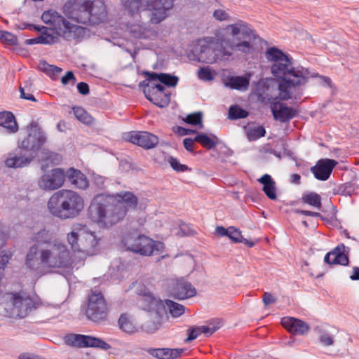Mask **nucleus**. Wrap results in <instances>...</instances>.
<instances>
[{
  "instance_id": "obj_1",
  "label": "nucleus",
  "mask_w": 359,
  "mask_h": 359,
  "mask_svg": "<svg viewBox=\"0 0 359 359\" xmlns=\"http://www.w3.org/2000/svg\"><path fill=\"white\" fill-rule=\"evenodd\" d=\"M69 264V252L67 246L60 243H54L46 248L32 245L29 248L25 258V266L38 275H42L44 269L65 268Z\"/></svg>"
},
{
  "instance_id": "obj_2",
  "label": "nucleus",
  "mask_w": 359,
  "mask_h": 359,
  "mask_svg": "<svg viewBox=\"0 0 359 359\" xmlns=\"http://www.w3.org/2000/svg\"><path fill=\"white\" fill-rule=\"evenodd\" d=\"M287 61L283 60L273 63L271 67L272 74L280 79L278 89L280 98L288 100L292 98L290 89L305 85L308 82L309 72L302 67H294L292 58L286 57Z\"/></svg>"
},
{
  "instance_id": "obj_3",
  "label": "nucleus",
  "mask_w": 359,
  "mask_h": 359,
  "mask_svg": "<svg viewBox=\"0 0 359 359\" xmlns=\"http://www.w3.org/2000/svg\"><path fill=\"white\" fill-rule=\"evenodd\" d=\"M87 215L99 227L109 228L124 218V210L115 205L114 195H97L91 201Z\"/></svg>"
},
{
  "instance_id": "obj_4",
  "label": "nucleus",
  "mask_w": 359,
  "mask_h": 359,
  "mask_svg": "<svg viewBox=\"0 0 359 359\" xmlns=\"http://www.w3.org/2000/svg\"><path fill=\"white\" fill-rule=\"evenodd\" d=\"M83 208V198L72 190H60L54 193L48 201V208L51 215L62 220L75 218Z\"/></svg>"
},
{
  "instance_id": "obj_5",
  "label": "nucleus",
  "mask_w": 359,
  "mask_h": 359,
  "mask_svg": "<svg viewBox=\"0 0 359 359\" xmlns=\"http://www.w3.org/2000/svg\"><path fill=\"white\" fill-rule=\"evenodd\" d=\"M137 294L140 297V301L144 304V309L149 311H154L161 316L165 311L167 307L172 318H178L185 312V306L170 299L163 302L159 297L142 284H139L136 289Z\"/></svg>"
},
{
  "instance_id": "obj_6",
  "label": "nucleus",
  "mask_w": 359,
  "mask_h": 359,
  "mask_svg": "<svg viewBox=\"0 0 359 359\" xmlns=\"http://www.w3.org/2000/svg\"><path fill=\"white\" fill-rule=\"evenodd\" d=\"M67 238L73 251L83 252L86 255H93L98 245L95 233L86 231L80 224L74 226Z\"/></svg>"
},
{
  "instance_id": "obj_7",
  "label": "nucleus",
  "mask_w": 359,
  "mask_h": 359,
  "mask_svg": "<svg viewBox=\"0 0 359 359\" xmlns=\"http://www.w3.org/2000/svg\"><path fill=\"white\" fill-rule=\"evenodd\" d=\"M123 243L128 250L145 256L157 255L164 249L162 242L155 241L144 235L128 234L123 238Z\"/></svg>"
},
{
  "instance_id": "obj_8",
  "label": "nucleus",
  "mask_w": 359,
  "mask_h": 359,
  "mask_svg": "<svg viewBox=\"0 0 359 359\" xmlns=\"http://www.w3.org/2000/svg\"><path fill=\"white\" fill-rule=\"evenodd\" d=\"M27 135L18 142V149L25 151L35 158L42 146L46 143L47 137L39 124L32 121L27 126Z\"/></svg>"
},
{
  "instance_id": "obj_9",
  "label": "nucleus",
  "mask_w": 359,
  "mask_h": 359,
  "mask_svg": "<svg viewBox=\"0 0 359 359\" xmlns=\"http://www.w3.org/2000/svg\"><path fill=\"white\" fill-rule=\"evenodd\" d=\"M226 29L230 32L233 40L240 41L232 43L231 48L233 50L243 53H249L251 51L252 46L250 42L255 39L256 36L247 22L239 20L236 23L228 25Z\"/></svg>"
},
{
  "instance_id": "obj_10",
  "label": "nucleus",
  "mask_w": 359,
  "mask_h": 359,
  "mask_svg": "<svg viewBox=\"0 0 359 359\" xmlns=\"http://www.w3.org/2000/svg\"><path fill=\"white\" fill-rule=\"evenodd\" d=\"M108 305L101 292H92L87 300L86 316L95 322L102 323L107 318Z\"/></svg>"
},
{
  "instance_id": "obj_11",
  "label": "nucleus",
  "mask_w": 359,
  "mask_h": 359,
  "mask_svg": "<svg viewBox=\"0 0 359 359\" xmlns=\"http://www.w3.org/2000/svg\"><path fill=\"white\" fill-rule=\"evenodd\" d=\"M92 0H69L63 6L65 15L81 24H88L90 21V8Z\"/></svg>"
},
{
  "instance_id": "obj_12",
  "label": "nucleus",
  "mask_w": 359,
  "mask_h": 359,
  "mask_svg": "<svg viewBox=\"0 0 359 359\" xmlns=\"http://www.w3.org/2000/svg\"><path fill=\"white\" fill-rule=\"evenodd\" d=\"M41 18L45 23L50 25L51 30L67 40H69L79 28L57 13H43Z\"/></svg>"
},
{
  "instance_id": "obj_13",
  "label": "nucleus",
  "mask_w": 359,
  "mask_h": 359,
  "mask_svg": "<svg viewBox=\"0 0 359 359\" xmlns=\"http://www.w3.org/2000/svg\"><path fill=\"white\" fill-rule=\"evenodd\" d=\"M167 291L170 297L177 300L187 299L196 294V288L184 278L168 280Z\"/></svg>"
},
{
  "instance_id": "obj_14",
  "label": "nucleus",
  "mask_w": 359,
  "mask_h": 359,
  "mask_svg": "<svg viewBox=\"0 0 359 359\" xmlns=\"http://www.w3.org/2000/svg\"><path fill=\"white\" fill-rule=\"evenodd\" d=\"M10 302L16 317L24 318L37 308L38 304L25 292L11 293Z\"/></svg>"
},
{
  "instance_id": "obj_15",
  "label": "nucleus",
  "mask_w": 359,
  "mask_h": 359,
  "mask_svg": "<svg viewBox=\"0 0 359 359\" xmlns=\"http://www.w3.org/2000/svg\"><path fill=\"white\" fill-rule=\"evenodd\" d=\"M65 173L63 169L56 168L45 172L38 181L39 187L45 191L56 190L64 184Z\"/></svg>"
},
{
  "instance_id": "obj_16",
  "label": "nucleus",
  "mask_w": 359,
  "mask_h": 359,
  "mask_svg": "<svg viewBox=\"0 0 359 359\" xmlns=\"http://www.w3.org/2000/svg\"><path fill=\"white\" fill-rule=\"evenodd\" d=\"M218 50L214 49L205 43L194 45L189 53V57L192 61L212 64L219 58Z\"/></svg>"
},
{
  "instance_id": "obj_17",
  "label": "nucleus",
  "mask_w": 359,
  "mask_h": 359,
  "mask_svg": "<svg viewBox=\"0 0 359 359\" xmlns=\"http://www.w3.org/2000/svg\"><path fill=\"white\" fill-rule=\"evenodd\" d=\"M269 103L274 120L280 123H288L299 114L297 109L279 102L277 97L269 100Z\"/></svg>"
},
{
  "instance_id": "obj_18",
  "label": "nucleus",
  "mask_w": 359,
  "mask_h": 359,
  "mask_svg": "<svg viewBox=\"0 0 359 359\" xmlns=\"http://www.w3.org/2000/svg\"><path fill=\"white\" fill-rule=\"evenodd\" d=\"M174 0H151L148 4L151 11L150 21L152 24H158L168 16L167 12L172 8Z\"/></svg>"
},
{
  "instance_id": "obj_19",
  "label": "nucleus",
  "mask_w": 359,
  "mask_h": 359,
  "mask_svg": "<svg viewBox=\"0 0 359 359\" xmlns=\"http://www.w3.org/2000/svg\"><path fill=\"white\" fill-rule=\"evenodd\" d=\"M127 32L133 38L140 40H154L158 36V32L150 25L142 22H133L127 25Z\"/></svg>"
},
{
  "instance_id": "obj_20",
  "label": "nucleus",
  "mask_w": 359,
  "mask_h": 359,
  "mask_svg": "<svg viewBox=\"0 0 359 359\" xmlns=\"http://www.w3.org/2000/svg\"><path fill=\"white\" fill-rule=\"evenodd\" d=\"M126 139L145 149L154 148L158 143V137L147 131H131Z\"/></svg>"
},
{
  "instance_id": "obj_21",
  "label": "nucleus",
  "mask_w": 359,
  "mask_h": 359,
  "mask_svg": "<svg viewBox=\"0 0 359 359\" xmlns=\"http://www.w3.org/2000/svg\"><path fill=\"white\" fill-rule=\"evenodd\" d=\"M337 163V161L334 159L321 158L311 168V171L316 179L326 181Z\"/></svg>"
},
{
  "instance_id": "obj_22",
  "label": "nucleus",
  "mask_w": 359,
  "mask_h": 359,
  "mask_svg": "<svg viewBox=\"0 0 359 359\" xmlns=\"http://www.w3.org/2000/svg\"><path fill=\"white\" fill-rule=\"evenodd\" d=\"M31 156L21 149H16L13 153H9L4 161L6 167L8 168H21L27 167L34 160Z\"/></svg>"
},
{
  "instance_id": "obj_23",
  "label": "nucleus",
  "mask_w": 359,
  "mask_h": 359,
  "mask_svg": "<svg viewBox=\"0 0 359 359\" xmlns=\"http://www.w3.org/2000/svg\"><path fill=\"white\" fill-rule=\"evenodd\" d=\"M114 196V203L123 208L124 217L129 210H135L137 205V197L130 191H121Z\"/></svg>"
},
{
  "instance_id": "obj_24",
  "label": "nucleus",
  "mask_w": 359,
  "mask_h": 359,
  "mask_svg": "<svg viewBox=\"0 0 359 359\" xmlns=\"http://www.w3.org/2000/svg\"><path fill=\"white\" fill-rule=\"evenodd\" d=\"M65 173V179L67 178L75 188L85 189L88 187L87 177L79 170L70 168Z\"/></svg>"
},
{
  "instance_id": "obj_25",
  "label": "nucleus",
  "mask_w": 359,
  "mask_h": 359,
  "mask_svg": "<svg viewBox=\"0 0 359 359\" xmlns=\"http://www.w3.org/2000/svg\"><path fill=\"white\" fill-rule=\"evenodd\" d=\"M282 323L290 332L294 334H304L309 330V326L307 323L292 317L283 318Z\"/></svg>"
},
{
  "instance_id": "obj_26",
  "label": "nucleus",
  "mask_w": 359,
  "mask_h": 359,
  "mask_svg": "<svg viewBox=\"0 0 359 359\" xmlns=\"http://www.w3.org/2000/svg\"><path fill=\"white\" fill-rule=\"evenodd\" d=\"M89 13H90V21L88 24H98L106 16V6L102 1L92 0Z\"/></svg>"
},
{
  "instance_id": "obj_27",
  "label": "nucleus",
  "mask_w": 359,
  "mask_h": 359,
  "mask_svg": "<svg viewBox=\"0 0 359 359\" xmlns=\"http://www.w3.org/2000/svg\"><path fill=\"white\" fill-rule=\"evenodd\" d=\"M184 351V348H151L148 353L158 359H177Z\"/></svg>"
},
{
  "instance_id": "obj_28",
  "label": "nucleus",
  "mask_w": 359,
  "mask_h": 359,
  "mask_svg": "<svg viewBox=\"0 0 359 359\" xmlns=\"http://www.w3.org/2000/svg\"><path fill=\"white\" fill-rule=\"evenodd\" d=\"M224 86L231 89L245 91L250 86V77L247 76H229Z\"/></svg>"
},
{
  "instance_id": "obj_29",
  "label": "nucleus",
  "mask_w": 359,
  "mask_h": 359,
  "mask_svg": "<svg viewBox=\"0 0 359 359\" xmlns=\"http://www.w3.org/2000/svg\"><path fill=\"white\" fill-rule=\"evenodd\" d=\"M52 238L53 233L46 229H41L37 232L33 233L31 236V241L34 243V245H38L39 248H46L43 245H52Z\"/></svg>"
},
{
  "instance_id": "obj_30",
  "label": "nucleus",
  "mask_w": 359,
  "mask_h": 359,
  "mask_svg": "<svg viewBox=\"0 0 359 359\" xmlns=\"http://www.w3.org/2000/svg\"><path fill=\"white\" fill-rule=\"evenodd\" d=\"M258 181L263 185L262 190L266 196L271 200H276L277 198L276 182L271 176L269 174H264Z\"/></svg>"
},
{
  "instance_id": "obj_31",
  "label": "nucleus",
  "mask_w": 359,
  "mask_h": 359,
  "mask_svg": "<svg viewBox=\"0 0 359 359\" xmlns=\"http://www.w3.org/2000/svg\"><path fill=\"white\" fill-rule=\"evenodd\" d=\"M0 126L5 128L10 133H15L18 130L15 118L11 111L0 112Z\"/></svg>"
},
{
  "instance_id": "obj_32",
  "label": "nucleus",
  "mask_w": 359,
  "mask_h": 359,
  "mask_svg": "<svg viewBox=\"0 0 359 359\" xmlns=\"http://www.w3.org/2000/svg\"><path fill=\"white\" fill-rule=\"evenodd\" d=\"M39 29L41 32V44H48L52 45L57 43L59 41V36L55 34L53 30L50 29V27H46L44 26H39Z\"/></svg>"
},
{
  "instance_id": "obj_33",
  "label": "nucleus",
  "mask_w": 359,
  "mask_h": 359,
  "mask_svg": "<svg viewBox=\"0 0 359 359\" xmlns=\"http://www.w3.org/2000/svg\"><path fill=\"white\" fill-rule=\"evenodd\" d=\"M194 140L201 144L203 147L208 149H212L215 147L218 138L215 135H212L211 137H209L205 133H197Z\"/></svg>"
},
{
  "instance_id": "obj_34",
  "label": "nucleus",
  "mask_w": 359,
  "mask_h": 359,
  "mask_svg": "<svg viewBox=\"0 0 359 359\" xmlns=\"http://www.w3.org/2000/svg\"><path fill=\"white\" fill-rule=\"evenodd\" d=\"M146 98L154 103L155 105L160 108H163L167 107L170 102V93H163L158 95V93L155 94H149L145 96Z\"/></svg>"
},
{
  "instance_id": "obj_35",
  "label": "nucleus",
  "mask_w": 359,
  "mask_h": 359,
  "mask_svg": "<svg viewBox=\"0 0 359 359\" xmlns=\"http://www.w3.org/2000/svg\"><path fill=\"white\" fill-rule=\"evenodd\" d=\"M288 55L285 54L282 50L276 47H271L267 48L265 53V57L269 61L274 62L277 63L280 61H287L286 57Z\"/></svg>"
},
{
  "instance_id": "obj_36",
  "label": "nucleus",
  "mask_w": 359,
  "mask_h": 359,
  "mask_svg": "<svg viewBox=\"0 0 359 359\" xmlns=\"http://www.w3.org/2000/svg\"><path fill=\"white\" fill-rule=\"evenodd\" d=\"M88 335L79 334H70L66 336V342L72 346L84 348L87 347Z\"/></svg>"
},
{
  "instance_id": "obj_37",
  "label": "nucleus",
  "mask_w": 359,
  "mask_h": 359,
  "mask_svg": "<svg viewBox=\"0 0 359 359\" xmlns=\"http://www.w3.org/2000/svg\"><path fill=\"white\" fill-rule=\"evenodd\" d=\"M39 68L48 76L56 79L58 74L62 72V69L52 65H49L46 61H41L39 63Z\"/></svg>"
},
{
  "instance_id": "obj_38",
  "label": "nucleus",
  "mask_w": 359,
  "mask_h": 359,
  "mask_svg": "<svg viewBox=\"0 0 359 359\" xmlns=\"http://www.w3.org/2000/svg\"><path fill=\"white\" fill-rule=\"evenodd\" d=\"M302 201L303 203L316 208L318 210L321 208V196L317 193L309 192L304 194L302 198Z\"/></svg>"
},
{
  "instance_id": "obj_39",
  "label": "nucleus",
  "mask_w": 359,
  "mask_h": 359,
  "mask_svg": "<svg viewBox=\"0 0 359 359\" xmlns=\"http://www.w3.org/2000/svg\"><path fill=\"white\" fill-rule=\"evenodd\" d=\"M87 347L98 348L104 351L111 348V346L100 338L88 335Z\"/></svg>"
},
{
  "instance_id": "obj_40",
  "label": "nucleus",
  "mask_w": 359,
  "mask_h": 359,
  "mask_svg": "<svg viewBox=\"0 0 359 359\" xmlns=\"http://www.w3.org/2000/svg\"><path fill=\"white\" fill-rule=\"evenodd\" d=\"M76 118L85 124H90L93 122V117L81 107L76 106L72 108Z\"/></svg>"
},
{
  "instance_id": "obj_41",
  "label": "nucleus",
  "mask_w": 359,
  "mask_h": 359,
  "mask_svg": "<svg viewBox=\"0 0 359 359\" xmlns=\"http://www.w3.org/2000/svg\"><path fill=\"white\" fill-rule=\"evenodd\" d=\"M249 113L238 105H232L229 109L228 118L231 120H237L246 118Z\"/></svg>"
},
{
  "instance_id": "obj_42",
  "label": "nucleus",
  "mask_w": 359,
  "mask_h": 359,
  "mask_svg": "<svg viewBox=\"0 0 359 359\" xmlns=\"http://www.w3.org/2000/svg\"><path fill=\"white\" fill-rule=\"evenodd\" d=\"M250 141H256L266 135V130L262 126L250 128L246 133Z\"/></svg>"
},
{
  "instance_id": "obj_43",
  "label": "nucleus",
  "mask_w": 359,
  "mask_h": 359,
  "mask_svg": "<svg viewBox=\"0 0 359 359\" xmlns=\"http://www.w3.org/2000/svg\"><path fill=\"white\" fill-rule=\"evenodd\" d=\"M142 0H125L123 6L128 14L133 15L139 12Z\"/></svg>"
},
{
  "instance_id": "obj_44",
  "label": "nucleus",
  "mask_w": 359,
  "mask_h": 359,
  "mask_svg": "<svg viewBox=\"0 0 359 359\" xmlns=\"http://www.w3.org/2000/svg\"><path fill=\"white\" fill-rule=\"evenodd\" d=\"M170 167L176 172H184L190 171L191 169L185 164H182L177 158L170 156L167 159Z\"/></svg>"
},
{
  "instance_id": "obj_45",
  "label": "nucleus",
  "mask_w": 359,
  "mask_h": 359,
  "mask_svg": "<svg viewBox=\"0 0 359 359\" xmlns=\"http://www.w3.org/2000/svg\"><path fill=\"white\" fill-rule=\"evenodd\" d=\"M179 78L177 76L168 73H161L160 82L168 87H175L177 86Z\"/></svg>"
},
{
  "instance_id": "obj_46",
  "label": "nucleus",
  "mask_w": 359,
  "mask_h": 359,
  "mask_svg": "<svg viewBox=\"0 0 359 359\" xmlns=\"http://www.w3.org/2000/svg\"><path fill=\"white\" fill-rule=\"evenodd\" d=\"M203 113L201 111L195 112L188 114L185 118V122L192 126L199 125L202 128L203 125L202 123Z\"/></svg>"
},
{
  "instance_id": "obj_47",
  "label": "nucleus",
  "mask_w": 359,
  "mask_h": 359,
  "mask_svg": "<svg viewBox=\"0 0 359 359\" xmlns=\"http://www.w3.org/2000/svg\"><path fill=\"white\" fill-rule=\"evenodd\" d=\"M220 327H221V323H220V322L218 321L217 323V325H208V326L202 325V326H198V327H195L197 330V332L199 335L201 334H205L206 336H210L213 333H215Z\"/></svg>"
},
{
  "instance_id": "obj_48",
  "label": "nucleus",
  "mask_w": 359,
  "mask_h": 359,
  "mask_svg": "<svg viewBox=\"0 0 359 359\" xmlns=\"http://www.w3.org/2000/svg\"><path fill=\"white\" fill-rule=\"evenodd\" d=\"M0 39L2 42L14 46L18 44V38L17 36L7 31L0 30Z\"/></svg>"
},
{
  "instance_id": "obj_49",
  "label": "nucleus",
  "mask_w": 359,
  "mask_h": 359,
  "mask_svg": "<svg viewBox=\"0 0 359 359\" xmlns=\"http://www.w3.org/2000/svg\"><path fill=\"white\" fill-rule=\"evenodd\" d=\"M118 325L121 330L126 332H133L134 327L128 319L126 314H121L118 320Z\"/></svg>"
},
{
  "instance_id": "obj_50",
  "label": "nucleus",
  "mask_w": 359,
  "mask_h": 359,
  "mask_svg": "<svg viewBox=\"0 0 359 359\" xmlns=\"http://www.w3.org/2000/svg\"><path fill=\"white\" fill-rule=\"evenodd\" d=\"M198 77L202 81H210L213 80L214 74L209 67H203L198 71Z\"/></svg>"
},
{
  "instance_id": "obj_51",
  "label": "nucleus",
  "mask_w": 359,
  "mask_h": 359,
  "mask_svg": "<svg viewBox=\"0 0 359 359\" xmlns=\"http://www.w3.org/2000/svg\"><path fill=\"white\" fill-rule=\"evenodd\" d=\"M227 237L236 243L243 241L241 231L233 226L229 227V235Z\"/></svg>"
},
{
  "instance_id": "obj_52",
  "label": "nucleus",
  "mask_w": 359,
  "mask_h": 359,
  "mask_svg": "<svg viewBox=\"0 0 359 359\" xmlns=\"http://www.w3.org/2000/svg\"><path fill=\"white\" fill-rule=\"evenodd\" d=\"M156 94L158 95L166 93L165 92V88L161 83H152V86H151L150 89H145L144 90V95H148L149 94Z\"/></svg>"
},
{
  "instance_id": "obj_53",
  "label": "nucleus",
  "mask_w": 359,
  "mask_h": 359,
  "mask_svg": "<svg viewBox=\"0 0 359 359\" xmlns=\"http://www.w3.org/2000/svg\"><path fill=\"white\" fill-rule=\"evenodd\" d=\"M332 263H334V264L346 266L348 264V258L344 253L339 252L337 255H335V257L333 258Z\"/></svg>"
},
{
  "instance_id": "obj_54",
  "label": "nucleus",
  "mask_w": 359,
  "mask_h": 359,
  "mask_svg": "<svg viewBox=\"0 0 359 359\" xmlns=\"http://www.w3.org/2000/svg\"><path fill=\"white\" fill-rule=\"evenodd\" d=\"M76 81V79L72 71L67 72L66 74L61 78V82L64 85L67 84L69 82H72V84L74 85Z\"/></svg>"
},
{
  "instance_id": "obj_55",
  "label": "nucleus",
  "mask_w": 359,
  "mask_h": 359,
  "mask_svg": "<svg viewBox=\"0 0 359 359\" xmlns=\"http://www.w3.org/2000/svg\"><path fill=\"white\" fill-rule=\"evenodd\" d=\"M319 339L320 343L326 346H331L334 344L333 337L327 333L320 334Z\"/></svg>"
},
{
  "instance_id": "obj_56",
  "label": "nucleus",
  "mask_w": 359,
  "mask_h": 359,
  "mask_svg": "<svg viewBox=\"0 0 359 359\" xmlns=\"http://www.w3.org/2000/svg\"><path fill=\"white\" fill-rule=\"evenodd\" d=\"M213 17L219 21H224L228 19L229 14L224 10L217 9L213 13Z\"/></svg>"
},
{
  "instance_id": "obj_57",
  "label": "nucleus",
  "mask_w": 359,
  "mask_h": 359,
  "mask_svg": "<svg viewBox=\"0 0 359 359\" xmlns=\"http://www.w3.org/2000/svg\"><path fill=\"white\" fill-rule=\"evenodd\" d=\"M341 194L343 196H351L354 191L351 183H346L339 188Z\"/></svg>"
},
{
  "instance_id": "obj_58",
  "label": "nucleus",
  "mask_w": 359,
  "mask_h": 359,
  "mask_svg": "<svg viewBox=\"0 0 359 359\" xmlns=\"http://www.w3.org/2000/svg\"><path fill=\"white\" fill-rule=\"evenodd\" d=\"M18 29L23 30V29H29V30H35L40 31L39 25H36L34 24H29L26 22H22L19 24L18 26Z\"/></svg>"
},
{
  "instance_id": "obj_59",
  "label": "nucleus",
  "mask_w": 359,
  "mask_h": 359,
  "mask_svg": "<svg viewBox=\"0 0 359 359\" xmlns=\"http://www.w3.org/2000/svg\"><path fill=\"white\" fill-rule=\"evenodd\" d=\"M145 75L147 76V80L151 83H154L156 81H160L161 73H157V72H145Z\"/></svg>"
},
{
  "instance_id": "obj_60",
  "label": "nucleus",
  "mask_w": 359,
  "mask_h": 359,
  "mask_svg": "<svg viewBox=\"0 0 359 359\" xmlns=\"http://www.w3.org/2000/svg\"><path fill=\"white\" fill-rule=\"evenodd\" d=\"M77 89L80 94L83 95H86L89 93V86L88 83L85 82H80L77 84Z\"/></svg>"
},
{
  "instance_id": "obj_61",
  "label": "nucleus",
  "mask_w": 359,
  "mask_h": 359,
  "mask_svg": "<svg viewBox=\"0 0 359 359\" xmlns=\"http://www.w3.org/2000/svg\"><path fill=\"white\" fill-rule=\"evenodd\" d=\"M187 332H188V337L185 339V341H187V342L191 341L196 339L199 336V334L197 332V330L196 329L195 327L189 328Z\"/></svg>"
},
{
  "instance_id": "obj_62",
  "label": "nucleus",
  "mask_w": 359,
  "mask_h": 359,
  "mask_svg": "<svg viewBox=\"0 0 359 359\" xmlns=\"http://www.w3.org/2000/svg\"><path fill=\"white\" fill-rule=\"evenodd\" d=\"M262 299L265 305H269L276 302V298L269 292L264 293Z\"/></svg>"
},
{
  "instance_id": "obj_63",
  "label": "nucleus",
  "mask_w": 359,
  "mask_h": 359,
  "mask_svg": "<svg viewBox=\"0 0 359 359\" xmlns=\"http://www.w3.org/2000/svg\"><path fill=\"white\" fill-rule=\"evenodd\" d=\"M176 132L179 134L180 136H185L193 133H196V130L185 128L182 126H178L177 128Z\"/></svg>"
},
{
  "instance_id": "obj_64",
  "label": "nucleus",
  "mask_w": 359,
  "mask_h": 359,
  "mask_svg": "<svg viewBox=\"0 0 359 359\" xmlns=\"http://www.w3.org/2000/svg\"><path fill=\"white\" fill-rule=\"evenodd\" d=\"M194 141H195V140L191 139V138H185V139H184V140H183V145H184V148L188 151H190V152H193L194 151Z\"/></svg>"
}]
</instances>
